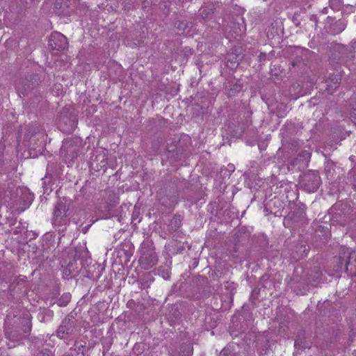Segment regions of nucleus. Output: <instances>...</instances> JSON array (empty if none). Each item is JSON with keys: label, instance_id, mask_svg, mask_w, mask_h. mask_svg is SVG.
Returning a JSON list of instances; mask_svg holds the SVG:
<instances>
[{"label": "nucleus", "instance_id": "obj_1", "mask_svg": "<svg viewBox=\"0 0 356 356\" xmlns=\"http://www.w3.org/2000/svg\"><path fill=\"white\" fill-rule=\"evenodd\" d=\"M141 251L138 263L143 269L149 270L157 264L159 259L154 248L149 245L146 247L145 244H143Z\"/></svg>", "mask_w": 356, "mask_h": 356}, {"label": "nucleus", "instance_id": "obj_2", "mask_svg": "<svg viewBox=\"0 0 356 356\" xmlns=\"http://www.w3.org/2000/svg\"><path fill=\"white\" fill-rule=\"evenodd\" d=\"M301 184L309 193H314L318 190L321 184V178L316 172L310 171L302 178Z\"/></svg>", "mask_w": 356, "mask_h": 356}, {"label": "nucleus", "instance_id": "obj_3", "mask_svg": "<svg viewBox=\"0 0 356 356\" xmlns=\"http://www.w3.org/2000/svg\"><path fill=\"white\" fill-rule=\"evenodd\" d=\"M80 149L79 145L76 144L74 140L67 139L63 142L60 152L67 159L72 161L78 156Z\"/></svg>", "mask_w": 356, "mask_h": 356}, {"label": "nucleus", "instance_id": "obj_4", "mask_svg": "<svg viewBox=\"0 0 356 356\" xmlns=\"http://www.w3.org/2000/svg\"><path fill=\"white\" fill-rule=\"evenodd\" d=\"M49 47L52 50L64 51L68 47L67 38L59 32H54L51 34Z\"/></svg>", "mask_w": 356, "mask_h": 356}, {"label": "nucleus", "instance_id": "obj_5", "mask_svg": "<svg viewBox=\"0 0 356 356\" xmlns=\"http://www.w3.org/2000/svg\"><path fill=\"white\" fill-rule=\"evenodd\" d=\"M76 0H56L54 9L58 15L68 16L74 10Z\"/></svg>", "mask_w": 356, "mask_h": 356}, {"label": "nucleus", "instance_id": "obj_6", "mask_svg": "<svg viewBox=\"0 0 356 356\" xmlns=\"http://www.w3.org/2000/svg\"><path fill=\"white\" fill-rule=\"evenodd\" d=\"M75 322L70 318H65L57 330V335L60 339H67L75 333Z\"/></svg>", "mask_w": 356, "mask_h": 356}, {"label": "nucleus", "instance_id": "obj_7", "mask_svg": "<svg viewBox=\"0 0 356 356\" xmlns=\"http://www.w3.org/2000/svg\"><path fill=\"white\" fill-rule=\"evenodd\" d=\"M67 208L66 204L63 202H58L54 207L53 211L52 223L54 225H60L66 216Z\"/></svg>", "mask_w": 356, "mask_h": 356}, {"label": "nucleus", "instance_id": "obj_8", "mask_svg": "<svg viewBox=\"0 0 356 356\" xmlns=\"http://www.w3.org/2000/svg\"><path fill=\"white\" fill-rule=\"evenodd\" d=\"M38 81L39 79L38 75L33 74L30 76L29 79H26L22 81L19 86H18V90L24 95L28 94L39 84Z\"/></svg>", "mask_w": 356, "mask_h": 356}, {"label": "nucleus", "instance_id": "obj_9", "mask_svg": "<svg viewBox=\"0 0 356 356\" xmlns=\"http://www.w3.org/2000/svg\"><path fill=\"white\" fill-rule=\"evenodd\" d=\"M341 77L339 74H330L323 83L325 91L328 94H332L339 86Z\"/></svg>", "mask_w": 356, "mask_h": 356}, {"label": "nucleus", "instance_id": "obj_10", "mask_svg": "<svg viewBox=\"0 0 356 356\" xmlns=\"http://www.w3.org/2000/svg\"><path fill=\"white\" fill-rule=\"evenodd\" d=\"M106 200L104 203L105 213L102 214V217L107 218L110 216L111 210L118 203V197L114 192L111 191H106Z\"/></svg>", "mask_w": 356, "mask_h": 356}, {"label": "nucleus", "instance_id": "obj_11", "mask_svg": "<svg viewBox=\"0 0 356 356\" xmlns=\"http://www.w3.org/2000/svg\"><path fill=\"white\" fill-rule=\"evenodd\" d=\"M293 281L296 284L298 293L301 295H304L306 293L309 285H314L316 282L315 280H312L310 277L305 279L304 282H301L299 277L296 275H293Z\"/></svg>", "mask_w": 356, "mask_h": 356}, {"label": "nucleus", "instance_id": "obj_12", "mask_svg": "<svg viewBox=\"0 0 356 356\" xmlns=\"http://www.w3.org/2000/svg\"><path fill=\"white\" fill-rule=\"evenodd\" d=\"M343 250L344 252H341L339 254V259L341 261V264H345L346 266V268H348V266L350 265H353V262L356 263V251H350L348 248L346 249L345 251V249L343 248Z\"/></svg>", "mask_w": 356, "mask_h": 356}, {"label": "nucleus", "instance_id": "obj_13", "mask_svg": "<svg viewBox=\"0 0 356 356\" xmlns=\"http://www.w3.org/2000/svg\"><path fill=\"white\" fill-rule=\"evenodd\" d=\"M31 319V314L29 312L24 313L19 318L20 330L24 334H29L31 332L32 328Z\"/></svg>", "mask_w": 356, "mask_h": 356}, {"label": "nucleus", "instance_id": "obj_14", "mask_svg": "<svg viewBox=\"0 0 356 356\" xmlns=\"http://www.w3.org/2000/svg\"><path fill=\"white\" fill-rule=\"evenodd\" d=\"M178 193L177 191H175L171 195H164L162 196L159 201L161 204L165 207L170 208L176 205L178 202Z\"/></svg>", "mask_w": 356, "mask_h": 356}, {"label": "nucleus", "instance_id": "obj_15", "mask_svg": "<svg viewBox=\"0 0 356 356\" xmlns=\"http://www.w3.org/2000/svg\"><path fill=\"white\" fill-rule=\"evenodd\" d=\"M22 333L17 327L8 328L6 330V337L12 341H22L23 339Z\"/></svg>", "mask_w": 356, "mask_h": 356}, {"label": "nucleus", "instance_id": "obj_16", "mask_svg": "<svg viewBox=\"0 0 356 356\" xmlns=\"http://www.w3.org/2000/svg\"><path fill=\"white\" fill-rule=\"evenodd\" d=\"M193 348L190 343H182L179 350L172 351V356H191Z\"/></svg>", "mask_w": 356, "mask_h": 356}, {"label": "nucleus", "instance_id": "obj_17", "mask_svg": "<svg viewBox=\"0 0 356 356\" xmlns=\"http://www.w3.org/2000/svg\"><path fill=\"white\" fill-rule=\"evenodd\" d=\"M60 121V127L65 131H70L74 127V119L68 118L67 115H62Z\"/></svg>", "mask_w": 356, "mask_h": 356}, {"label": "nucleus", "instance_id": "obj_18", "mask_svg": "<svg viewBox=\"0 0 356 356\" xmlns=\"http://www.w3.org/2000/svg\"><path fill=\"white\" fill-rule=\"evenodd\" d=\"M346 27V23L343 19H339L330 26V32L334 34L341 33Z\"/></svg>", "mask_w": 356, "mask_h": 356}, {"label": "nucleus", "instance_id": "obj_19", "mask_svg": "<svg viewBox=\"0 0 356 356\" xmlns=\"http://www.w3.org/2000/svg\"><path fill=\"white\" fill-rule=\"evenodd\" d=\"M71 294L70 293H64L57 300L59 307H66L71 300Z\"/></svg>", "mask_w": 356, "mask_h": 356}, {"label": "nucleus", "instance_id": "obj_20", "mask_svg": "<svg viewBox=\"0 0 356 356\" xmlns=\"http://www.w3.org/2000/svg\"><path fill=\"white\" fill-rule=\"evenodd\" d=\"M33 200V197L29 193H26L23 195V206L20 208V211H23L28 208Z\"/></svg>", "mask_w": 356, "mask_h": 356}, {"label": "nucleus", "instance_id": "obj_21", "mask_svg": "<svg viewBox=\"0 0 356 356\" xmlns=\"http://www.w3.org/2000/svg\"><path fill=\"white\" fill-rule=\"evenodd\" d=\"M213 13V9L209 7H202L200 9V15L202 19H206L210 17Z\"/></svg>", "mask_w": 356, "mask_h": 356}, {"label": "nucleus", "instance_id": "obj_22", "mask_svg": "<svg viewBox=\"0 0 356 356\" xmlns=\"http://www.w3.org/2000/svg\"><path fill=\"white\" fill-rule=\"evenodd\" d=\"M177 29L181 31V33H186V30L189 28V23L186 21H179L176 23Z\"/></svg>", "mask_w": 356, "mask_h": 356}, {"label": "nucleus", "instance_id": "obj_23", "mask_svg": "<svg viewBox=\"0 0 356 356\" xmlns=\"http://www.w3.org/2000/svg\"><path fill=\"white\" fill-rule=\"evenodd\" d=\"M241 90V86L240 85H234V88H230V90L228 92L229 96H233L236 92H239Z\"/></svg>", "mask_w": 356, "mask_h": 356}, {"label": "nucleus", "instance_id": "obj_24", "mask_svg": "<svg viewBox=\"0 0 356 356\" xmlns=\"http://www.w3.org/2000/svg\"><path fill=\"white\" fill-rule=\"evenodd\" d=\"M295 347L305 348L307 347V346H306L305 343L302 341L299 336L298 338L295 341Z\"/></svg>", "mask_w": 356, "mask_h": 356}, {"label": "nucleus", "instance_id": "obj_25", "mask_svg": "<svg viewBox=\"0 0 356 356\" xmlns=\"http://www.w3.org/2000/svg\"><path fill=\"white\" fill-rule=\"evenodd\" d=\"M298 156L302 157L304 160H308L309 159L311 156V153L307 150L302 151L299 154Z\"/></svg>", "mask_w": 356, "mask_h": 356}, {"label": "nucleus", "instance_id": "obj_26", "mask_svg": "<svg viewBox=\"0 0 356 356\" xmlns=\"http://www.w3.org/2000/svg\"><path fill=\"white\" fill-rule=\"evenodd\" d=\"M259 293H260V289H257V288L254 289L252 290V291L250 299L251 300H256L257 298Z\"/></svg>", "mask_w": 356, "mask_h": 356}, {"label": "nucleus", "instance_id": "obj_27", "mask_svg": "<svg viewBox=\"0 0 356 356\" xmlns=\"http://www.w3.org/2000/svg\"><path fill=\"white\" fill-rule=\"evenodd\" d=\"M330 6L333 8L334 7H337L339 5H341V0H330Z\"/></svg>", "mask_w": 356, "mask_h": 356}, {"label": "nucleus", "instance_id": "obj_28", "mask_svg": "<svg viewBox=\"0 0 356 356\" xmlns=\"http://www.w3.org/2000/svg\"><path fill=\"white\" fill-rule=\"evenodd\" d=\"M350 118L353 122L356 124V108H353V110L351 111Z\"/></svg>", "mask_w": 356, "mask_h": 356}, {"label": "nucleus", "instance_id": "obj_29", "mask_svg": "<svg viewBox=\"0 0 356 356\" xmlns=\"http://www.w3.org/2000/svg\"><path fill=\"white\" fill-rule=\"evenodd\" d=\"M266 59V54L265 53H261L259 56V62L265 60Z\"/></svg>", "mask_w": 356, "mask_h": 356}, {"label": "nucleus", "instance_id": "obj_30", "mask_svg": "<svg viewBox=\"0 0 356 356\" xmlns=\"http://www.w3.org/2000/svg\"><path fill=\"white\" fill-rule=\"evenodd\" d=\"M228 62H230V63L232 64V66H231L232 67H235V66L236 67L238 65V63L236 60L232 61V60H231V59H229Z\"/></svg>", "mask_w": 356, "mask_h": 356}, {"label": "nucleus", "instance_id": "obj_31", "mask_svg": "<svg viewBox=\"0 0 356 356\" xmlns=\"http://www.w3.org/2000/svg\"><path fill=\"white\" fill-rule=\"evenodd\" d=\"M105 156H106V154H105V153H104V155L102 156L103 159H102V163H103V164L101 165L102 167V166H105V165H106V161H105Z\"/></svg>", "mask_w": 356, "mask_h": 356}, {"label": "nucleus", "instance_id": "obj_32", "mask_svg": "<svg viewBox=\"0 0 356 356\" xmlns=\"http://www.w3.org/2000/svg\"><path fill=\"white\" fill-rule=\"evenodd\" d=\"M37 356H49V355H47V354H45V353H42V352H41V353H39L37 355Z\"/></svg>", "mask_w": 356, "mask_h": 356}, {"label": "nucleus", "instance_id": "obj_33", "mask_svg": "<svg viewBox=\"0 0 356 356\" xmlns=\"http://www.w3.org/2000/svg\"><path fill=\"white\" fill-rule=\"evenodd\" d=\"M321 13L323 14H326L327 13V8H323L321 10Z\"/></svg>", "mask_w": 356, "mask_h": 356}, {"label": "nucleus", "instance_id": "obj_34", "mask_svg": "<svg viewBox=\"0 0 356 356\" xmlns=\"http://www.w3.org/2000/svg\"><path fill=\"white\" fill-rule=\"evenodd\" d=\"M320 274H321V273H320L319 272H317V271L316 272V278H318V277H319Z\"/></svg>", "mask_w": 356, "mask_h": 356}, {"label": "nucleus", "instance_id": "obj_35", "mask_svg": "<svg viewBox=\"0 0 356 356\" xmlns=\"http://www.w3.org/2000/svg\"><path fill=\"white\" fill-rule=\"evenodd\" d=\"M68 273H70V271H68V272H67V269H66V270H65V275H67V274H68Z\"/></svg>", "mask_w": 356, "mask_h": 356}, {"label": "nucleus", "instance_id": "obj_36", "mask_svg": "<svg viewBox=\"0 0 356 356\" xmlns=\"http://www.w3.org/2000/svg\"><path fill=\"white\" fill-rule=\"evenodd\" d=\"M68 273H70V271H68V272H67V269H66V270H65V275H67V274H68Z\"/></svg>", "mask_w": 356, "mask_h": 356}, {"label": "nucleus", "instance_id": "obj_37", "mask_svg": "<svg viewBox=\"0 0 356 356\" xmlns=\"http://www.w3.org/2000/svg\"><path fill=\"white\" fill-rule=\"evenodd\" d=\"M68 273H70V271H68V272H67V269H66V270H65V275H67V274H68Z\"/></svg>", "mask_w": 356, "mask_h": 356}, {"label": "nucleus", "instance_id": "obj_38", "mask_svg": "<svg viewBox=\"0 0 356 356\" xmlns=\"http://www.w3.org/2000/svg\"><path fill=\"white\" fill-rule=\"evenodd\" d=\"M46 179H47V176H45V177L42 179V180Z\"/></svg>", "mask_w": 356, "mask_h": 356}]
</instances>
